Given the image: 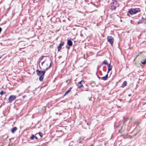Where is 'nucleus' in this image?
I'll return each instance as SVG.
<instances>
[{
  "instance_id": "19",
  "label": "nucleus",
  "mask_w": 146,
  "mask_h": 146,
  "mask_svg": "<svg viewBox=\"0 0 146 146\" xmlns=\"http://www.w3.org/2000/svg\"><path fill=\"white\" fill-rule=\"evenodd\" d=\"M50 61H51V62H50V65L48 67H47V68H46V70H47V69H48V68H49L51 66V65L52 61L51 60H50Z\"/></svg>"
},
{
  "instance_id": "3",
  "label": "nucleus",
  "mask_w": 146,
  "mask_h": 146,
  "mask_svg": "<svg viewBox=\"0 0 146 146\" xmlns=\"http://www.w3.org/2000/svg\"><path fill=\"white\" fill-rule=\"evenodd\" d=\"M85 83L83 80H82L79 82L77 85V87L78 88H83V84Z\"/></svg>"
},
{
  "instance_id": "33",
  "label": "nucleus",
  "mask_w": 146,
  "mask_h": 146,
  "mask_svg": "<svg viewBox=\"0 0 146 146\" xmlns=\"http://www.w3.org/2000/svg\"><path fill=\"white\" fill-rule=\"evenodd\" d=\"M66 82L67 83V82H68V81H67V80H66Z\"/></svg>"
},
{
  "instance_id": "18",
  "label": "nucleus",
  "mask_w": 146,
  "mask_h": 146,
  "mask_svg": "<svg viewBox=\"0 0 146 146\" xmlns=\"http://www.w3.org/2000/svg\"><path fill=\"white\" fill-rule=\"evenodd\" d=\"M108 73L109 72H110V64L108 65Z\"/></svg>"
},
{
  "instance_id": "12",
  "label": "nucleus",
  "mask_w": 146,
  "mask_h": 146,
  "mask_svg": "<svg viewBox=\"0 0 146 146\" xmlns=\"http://www.w3.org/2000/svg\"><path fill=\"white\" fill-rule=\"evenodd\" d=\"M44 75L40 76L39 80L40 81L42 82L43 81V78H44Z\"/></svg>"
},
{
  "instance_id": "5",
  "label": "nucleus",
  "mask_w": 146,
  "mask_h": 146,
  "mask_svg": "<svg viewBox=\"0 0 146 146\" xmlns=\"http://www.w3.org/2000/svg\"><path fill=\"white\" fill-rule=\"evenodd\" d=\"M16 98V96L11 95L9 98V102H11L13 101H14Z\"/></svg>"
},
{
  "instance_id": "2",
  "label": "nucleus",
  "mask_w": 146,
  "mask_h": 146,
  "mask_svg": "<svg viewBox=\"0 0 146 146\" xmlns=\"http://www.w3.org/2000/svg\"><path fill=\"white\" fill-rule=\"evenodd\" d=\"M36 72L37 75L40 76L44 75L45 73V71H40L38 70H36Z\"/></svg>"
},
{
  "instance_id": "29",
  "label": "nucleus",
  "mask_w": 146,
  "mask_h": 146,
  "mask_svg": "<svg viewBox=\"0 0 146 146\" xmlns=\"http://www.w3.org/2000/svg\"><path fill=\"white\" fill-rule=\"evenodd\" d=\"M131 94H129L128 95V96H131Z\"/></svg>"
},
{
  "instance_id": "27",
  "label": "nucleus",
  "mask_w": 146,
  "mask_h": 146,
  "mask_svg": "<svg viewBox=\"0 0 146 146\" xmlns=\"http://www.w3.org/2000/svg\"><path fill=\"white\" fill-rule=\"evenodd\" d=\"M44 62V61H43V62H42V65L43 64Z\"/></svg>"
},
{
  "instance_id": "1",
  "label": "nucleus",
  "mask_w": 146,
  "mask_h": 146,
  "mask_svg": "<svg viewBox=\"0 0 146 146\" xmlns=\"http://www.w3.org/2000/svg\"><path fill=\"white\" fill-rule=\"evenodd\" d=\"M141 11L139 8H132L128 12L127 15L129 16V13L131 15L136 14Z\"/></svg>"
},
{
  "instance_id": "13",
  "label": "nucleus",
  "mask_w": 146,
  "mask_h": 146,
  "mask_svg": "<svg viewBox=\"0 0 146 146\" xmlns=\"http://www.w3.org/2000/svg\"><path fill=\"white\" fill-rule=\"evenodd\" d=\"M90 85L92 87H94L95 86V82L94 81H92L90 83Z\"/></svg>"
},
{
  "instance_id": "22",
  "label": "nucleus",
  "mask_w": 146,
  "mask_h": 146,
  "mask_svg": "<svg viewBox=\"0 0 146 146\" xmlns=\"http://www.w3.org/2000/svg\"><path fill=\"white\" fill-rule=\"evenodd\" d=\"M127 120V119L125 118V117H124L123 118V121H124V122H123V123H124L125 122V121H126Z\"/></svg>"
},
{
  "instance_id": "25",
  "label": "nucleus",
  "mask_w": 146,
  "mask_h": 146,
  "mask_svg": "<svg viewBox=\"0 0 146 146\" xmlns=\"http://www.w3.org/2000/svg\"><path fill=\"white\" fill-rule=\"evenodd\" d=\"M67 48H68V49H69L70 48V46H67Z\"/></svg>"
},
{
  "instance_id": "36",
  "label": "nucleus",
  "mask_w": 146,
  "mask_h": 146,
  "mask_svg": "<svg viewBox=\"0 0 146 146\" xmlns=\"http://www.w3.org/2000/svg\"><path fill=\"white\" fill-rule=\"evenodd\" d=\"M60 57H61V56H60H60H59V58H60Z\"/></svg>"
},
{
  "instance_id": "38",
  "label": "nucleus",
  "mask_w": 146,
  "mask_h": 146,
  "mask_svg": "<svg viewBox=\"0 0 146 146\" xmlns=\"http://www.w3.org/2000/svg\"><path fill=\"white\" fill-rule=\"evenodd\" d=\"M1 57H0V58Z\"/></svg>"
},
{
  "instance_id": "28",
  "label": "nucleus",
  "mask_w": 146,
  "mask_h": 146,
  "mask_svg": "<svg viewBox=\"0 0 146 146\" xmlns=\"http://www.w3.org/2000/svg\"><path fill=\"white\" fill-rule=\"evenodd\" d=\"M91 98H92V97H91L90 98H89V100H91Z\"/></svg>"
},
{
  "instance_id": "32",
  "label": "nucleus",
  "mask_w": 146,
  "mask_h": 146,
  "mask_svg": "<svg viewBox=\"0 0 146 146\" xmlns=\"http://www.w3.org/2000/svg\"><path fill=\"white\" fill-rule=\"evenodd\" d=\"M35 137L36 139H37V137H36V136Z\"/></svg>"
},
{
  "instance_id": "31",
  "label": "nucleus",
  "mask_w": 146,
  "mask_h": 146,
  "mask_svg": "<svg viewBox=\"0 0 146 146\" xmlns=\"http://www.w3.org/2000/svg\"><path fill=\"white\" fill-rule=\"evenodd\" d=\"M98 78H99V79H100V78H101V77H99V76H98Z\"/></svg>"
},
{
  "instance_id": "14",
  "label": "nucleus",
  "mask_w": 146,
  "mask_h": 146,
  "mask_svg": "<svg viewBox=\"0 0 146 146\" xmlns=\"http://www.w3.org/2000/svg\"><path fill=\"white\" fill-rule=\"evenodd\" d=\"M141 63L143 65H145L146 63V59L144 60L143 61H142Z\"/></svg>"
},
{
  "instance_id": "37",
  "label": "nucleus",
  "mask_w": 146,
  "mask_h": 146,
  "mask_svg": "<svg viewBox=\"0 0 146 146\" xmlns=\"http://www.w3.org/2000/svg\"><path fill=\"white\" fill-rule=\"evenodd\" d=\"M71 89V88H70L69 89L70 90V89Z\"/></svg>"
},
{
  "instance_id": "17",
  "label": "nucleus",
  "mask_w": 146,
  "mask_h": 146,
  "mask_svg": "<svg viewBox=\"0 0 146 146\" xmlns=\"http://www.w3.org/2000/svg\"><path fill=\"white\" fill-rule=\"evenodd\" d=\"M34 137H35V136L33 135L31 136L30 139H33Z\"/></svg>"
},
{
  "instance_id": "7",
  "label": "nucleus",
  "mask_w": 146,
  "mask_h": 146,
  "mask_svg": "<svg viewBox=\"0 0 146 146\" xmlns=\"http://www.w3.org/2000/svg\"><path fill=\"white\" fill-rule=\"evenodd\" d=\"M114 40L113 38L111 36H110V44L111 46L113 45Z\"/></svg>"
},
{
  "instance_id": "8",
  "label": "nucleus",
  "mask_w": 146,
  "mask_h": 146,
  "mask_svg": "<svg viewBox=\"0 0 146 146\" xmlns=\"http://www.w3.org/2000/svg\"><path fill=\"white\" fill-rule=\"evenodd\" d=\"M67 44L69 46H71L72 45V42L71 40H69L67 41Z\"/></svg>"
},
{
  "instance_id": "6",
  "label": "nucleus",
  "mask_w": 146,
  "mask_h": 146,
  "mask_svg": "<svg viewBox=\"0 0 146 146\" xmlns=\"http://www.w3.org/2000/svg\"><path fill=\"white\" fill-rule=\"evenodd\" d=\"M64 44V42H61L57 47L58 50V51H60L62 48V47Z\"/></svg>"
},
{
  "instance_id": "35",
  "label": "nucleus",
  "mask_w": 146,
  "mask_h": 146,
  "mask_svg": "<svg viewBox=\"0 0 146 146\" xmlns=\"http://www.w3.org/2000/svg\"><path fill=\"white\" fill-rule=\"evenodd\" d=\"M60 57H61V56H60H60H59V58H60Z\"/></svg>"
},
{
  "instance_id": "15",
  "label": "nucleus",
  "mask_w": 146,
  "mask_h": 146,
  "mask_svg": "<svg viewBox=\"0 0 146 146\" xmlns=\"http://www.w3.org/2000/svg\"><path fill=\"white\" fill-rule=\"evenodd\" d=\"M103 64H104L105 65H108V62L107 60H105L103 62Z\"/></svg>"
},
{
  "instance_id": "34",
  "label": "nucleus",
  "mask_w": 146,
  "mask_h": 146,
  "mask_svg": "<svg viewBox=\"0 0 146 146\" xmlns=\"http://www.w3.org/2000/svg\"><path fill=\"white\" fill-rule=\"evenodd\" d=\"M60 57H61V56H60H60H59V58H60Z\"/></svg>"
},
{
  "instance_id": "26",
  "label": "nucleus",
  "mask_w": 146,
  "mask_h": 146,
  "mask_svg": "<svg viewBox=\"0 0 146 146\" xmlns=\"http://www.w3.org/2000/svg\"><path fill=\"white\" fill-rule=\"evenodd\" d=\"M112 69V67L110 65V70H111Z\"/></svg>"
},
{
  "instance_id": "21",
  "label": "nucleus",
  "mask_w": 146,
  "mask_h": 146,
  "mask_svg": "<svg viewBox=\"0 0 146 146\" xmlns=\"http://www.w3.org/2000/svg\"><path fill=\"white\" fill-rule=\"evenodd\" d=\"M4 93V92L3 91H1L0 92V94L1 95H2Z\"/></svg>"
},
{
  "instance_id": "10",
  "label": "nucleus",
  "mask_w": 146,
  "mask_h": 146,
  "mask_svg": "<svg viewBox=\"0 0 146 146\" xmlns=\"http://www.w3.org/2000/svg\"><path fill=\"white\" fill-rule=\"evenodd\" d=\"M108 74H107L105 76L102 77L101 79L104 80H106L108 78Z\"/></svg>"
},
{
  "instance_id": "11",
  "label": "nucleus",
  "mask_w": 146,
  "mask_h": 146,
  "mask_svg": "<svg viewBox=\"0 0 146 146\" xmlns=\"http://www.w3.org/2000/svg\"><path fill=\"white\" fill-rule=\"evenodd\" d=\"M127 84V82L126 81H124L123 82V83L122 85V86H121L122 87V88H123V87H124L125 86H126Z\"/></svg>"
},
{
  "instance_id": "9",
  "label": "nucleus",
  "mask_w": 146,
  "mask_h": 146,
  "mask_svg": "<svg viewBox=\"0 0 146 146\" xmlns=\"http://www.w3.org/2000/svg\"><path fill=\"white\" fill-rule=\"evenodd\" d=\"M17 129V128L16 127H15L11 129V131L12 133H14L15 131Z\"/></svg>"
},
{
  "instance_id": "30",
  "label": "nucleus",
  "mask_w": 146,
  "mask_h": 146,
  "mask_svg": "<svg viewBox=\"0 0 146 146\" xmlns=\"http://www.w3.org/2000/svg\"><path fill=\"white\" fill-rule=\"evenodd\" d=\"M85 91H88V88H87V89H86L85 90Z\"/></svg>"
},
{
  "instance_id": "23",
  "label": "nucleus",
  "mask_w": 146,
  "mask_h": 146,
  "mask_svg": "<svg viewBox=\"0 0 146 146\" xmlns=\"http://www.w3.org/2000/svg\"><path fill=\"white\" fill-rule=\"evenodd\" d=\"M108 41L110 42V37L109 36H108L107 37Z\"/></svg>"
},
{
  "instance_id": "20",
  "label": "nucleus",
  "mask_w": 146,
  "mask_h": 146,
  "mask_svg": "<svg viewBox=\"0 0 146 146\" xmlns=\"http://www.w3.org/2000/svg\"><path fill=\"white\" fill-rule=\"evenodd\" d=\"M38 134H39V135L41 137H42V133L41 132H39Z\"/></svg>"
},
{
  "instance_id": "16",
  "label": "nucleus",
  "mask_w": 146,
  "mask_h": 146,
  "mask_svg": "<svg viewBox=\"0 0 146 146\" xmlns=\"http://www.w3.org/2000/svg\"><path fill=\"white\" fill-rule=\"evenodd\" d=\"M70 89H69L67 91L65 94L64 95H67V94H68V93L70 92Z\"/></svg>"
},
{
  "instance_id": "4",
  "label": "nucleus",
  "mask_w": 146,
  "mask_h": 146,
  "mask_svg": "<svg viewBox=\"0 0 146 146\" xmlns=\"http://www.w3.org/2000/svg\"><path fill=\"white\" fill-rule=\"evenodd\" d=\"M116 4V2H114L111 3L110 5V9H111L112 10H115L116 8V6L115 5Z\"/></svg>"
},
{
  "instance_id": "24",
  "label": "nucleus",
  "mask_w": 146,
  "mask_h": 146,
  "mask_svg": "<svg viewBox=\"0 0 146 146\" xmlns=\"http://www.w3.org/2000/svg\"><path fill=\"white\" fill-rule=\"evenodd\" d=\"M44 57V56H42V58H41V60H42V59H43V58Z\"/></svg>"
}]
</instances>
